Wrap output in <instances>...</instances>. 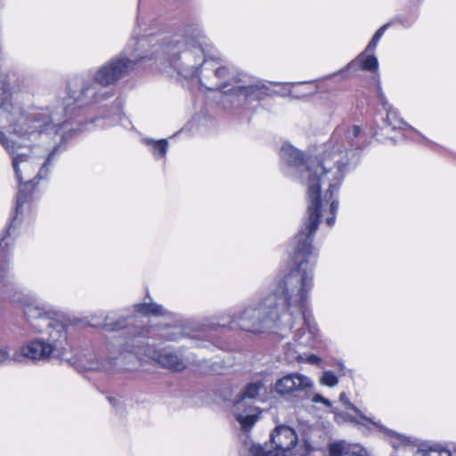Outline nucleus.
Instances as JSON below:
<instances>
[{
  "instance_id": "nucleus-1",
  "label": "nucleus",
  "mask_w": 456,
  "mask_h": 456,
  "mask_svg": "<svg viewBox=\"0 0 456 456\" xmlns=\"http://www.w3.org/2000/svg\"><path fill=\"white\" fill-rule=\"evenodd\" d=\"M86 128V124L71 122L54 109L33 108L25 113L14 102L6 76L0 73V144L12 156L20 183L14 215L0 242V289L3 293L10 292L13 286L7 261V237L11 235V229L16 225L36 184L48 177L55 159L65 151L68 140Z\"/></svg>"
},
{
  "instance_id": "nucleus-2",
  "label": "nucleus",
  "mask_w": 456,
  "mask_h": 456,
  "mask_svg": "<svg viewBox=\"0 0 456 456\" xmlns=\"http://www.w3.org/2000/svg\"><path fill=\"white\" fill-rule=\"evenodd\" d=\"M366 136L359 126H340L324 144L320 157L305 159L302 152L290 144L280 151L284 172L298 180L307 190V216L293 240L297 252L313 254V239L320 219L328 226L335 224L338 200L335 192L339 189L348 165L355 154L363 149Z\"/></svg>"
},
{
  "instance_id": "nucleus-3",
  "label": "nucleus",
  "mask_w": 456,
  "mask_h": 456,
  "mask_svg": "<svg viewBox=\"0 0 456 456\" xmlns=\"http://www.w3.org/2000/svg\"><path fill=\"white\" fill-rule=\"evenodd\" d=\"M291 247L297 262L295 269L281 279L272 291L263 295L261 300L247 305L239 314L230 315L226 322L222 318L218 325L237 328L253 333L278 332L280 326H289L291 320L302 315V305L305 291L311 287V261L316 260L318 249L313 247V254L297 252L296 242Z\"/></svg>"
},
{
  "instance_id": "nucleus-4",
  "label": "nucleus",
  "mask_w": 456,
  "mask_h": 456,
  "mask_svg": "<svg viewBox=\"0 0 456 456\" xmlns=\"http://www.w3.org/2000/svg\"><path fill=\"white\" fill-rule=\"evenodd\" d=\"M170 66L185 78L197 77L210 91L220 90L229 94L237 69L231 65L217 66L213 58L214 46L202 29L188 25L181 36L165 45Z\"/></svg>"
},
{
  "instance_id": "nucleus-5",
  "label": "nucleus",
  "mask_w": 456,
  "mask_h": 456,
  "mask_svg": "<svg viewBox=\"0 0 456 456\" xmlns=\"http://www.w3.org/2000/svg\"><path fill=\"white\" fill-rule=\"evenodd\" d=\"M143 58L144 56L139 54H129L128 49H126L97 69L90 71L86 77H81L79 89L70 91L69 96L53 109L58 110L63 118L71 122H81V120H73L72 116L76 106L98 103L111 97L114 92L110 86L123 78L134 65ZM97 120L84 122L86 124V129H89V126Z\"/></svg>"
},
{
  "instance_id": "nucleus-6",
  "label": "nucleus",
  "mask_w": 456,
  "mask_h": 456,
  "mask_svg": "<svg viewBox=\"0 0 456 456\" xmlns=\"http://www.w3.org/2000/svg\"><path fill=\"white\" fill-rule=\"evenodd\" d=\"M48 340L36 338L21 346L11 354L12 362H21L24 360L47 361L54 354H63L67 345V329L64 324H56L55 330H45Z\"/></svg>"
},
{
  "instance_id": "nucleus-7",
  "label": "nucleus",
  "mask_w": 456,
  "mask_h": 456,
  "mask_svg": "<svg viewBox=\"0 0 456 456\" xmlns=\"http://www.w3.org/2000/svg\"><path fill=\"white\" fill-rule=\"evenodd\" d=\"M316 260H313L309 263L308 267H311V287L305 291V298L302 305V315L291 320V323L289 326H280L278 330H291L297 323L303 324L304 327L297 329L293 336V343L288 344V355L294 357V354L298 353L299 350L305 348H314L318 344L319 330L316 323L312 319V316L306 314V307L308 305V299L310 291L314 287V266Z\"/></svg>"
},
{
  "instance_id": "nucleus-8",
  "label": "nucleus",
  "mask_w": 456,
  "mask_h": 456,
  "mask_svg": "<svg viewBox=\"0 0 456 456\" xmlns=\"http://www.w3.org/2000/svg\"><path fill=\"white\" fill-rule=\"evenodd\" d=\"M233 82L229 89V94L232 102L237 105H244L252 102L262 101L267 97L276 94L271 86L277 83L266 82L262 79L255 78L238 69Z\"/></svg>"
},
{
  "instance_id": "nucleus-9",
  "label": "nucleus",
  "mask_w": 456,
  "mask_h": 456,
  "mask_svg": "<svg viewBox=\"0 0 456 456\" xmlns=\"http://www.w3.org/2000/svg\"><path fill=\"white\" fill-rule=\"evenodd\" d=\"M17 298L26 321L36 331L44 333L55 330L56 324H63L53 318L49 306L39 298L28 295L18 296Z\"/></svg>"
},
{
  "instance_id": "nucleus-10",
  "label": "nucleus",
  "mask_w": 456,
  "mask_h": 456,
  "mask_svg": "<svg viewBox=\"0 0 456 456\" xmlns=\"http://www.w3.org/2000/svg\"><path fill=\"white\" fill-rule=\"evenodd\" d=\"M262 393H265V387L261 380L249 383L240 398L234 403V416L245 431L250 429L258 419L259 412L256 408L247 404V399H256Z\"/></svg>"
},
{
  "instance_id": "nucleus-11",
  "label": "nucleus",
  "mask_w": 456,
  "mask_h": 456,
  "mask_svg": "<svg viewBox=\"0 0 456 456\" xmlns=\"http://www.w3.org/2000/svg\"><path fill=\"white\" fill-rule=\"evenodd\" d=\"M312 379L301 373L292 372L279 379L274 385V391L288 399H304L313 388Z\"/></svg>"
},
{
  "instance_id": "nucleus-12",
  "label": "nucleus",
  "mask_w": 456,
  "mask_h": 456,
  "mask_svg": "<svg viewBox=\"0 0 456 456\" xmlns=\"http://www.w3.org/2000/svg\"><path fill=\"white\" fill-rule=\"evenodd\" d=\"M274 451L266 450L260 445L267 454L280 453V456H288L287 453L296 446L297 436L293 428L286 425L278 426L270 436Z\"/></svg>"
},
{
  "instance_id": "nucleus-13",
  "label": "nucleus",
  "mask_w": 456,
  "mask_h": 456,
  "mask_svg": "<svg viewBox=\"0 0 456 456\" xmlns=\"http://www.w3.org/2000/svg\"><path fill=\"white\" fill-rule=\"evenodd\" d=\"M377 94L379 100V103L382 105L383 109L386 110L387 113V117L384 119V122L387 125V126L391 127L392 130H414L411 126L405 123L403 118L399 117L397 111L392 107V105L389 104L382 92L379 77L377 81Z\"/></svg>"
},
{
  "instance_id": "nucleus-14",
  "label": "nucleus",
  "mask_w": 456,
  "mask_h": 456,
  "mask_svg": "<svg viewBox=\"0 0 456 456\" xmlns=\"http://www.w3.org/2000/svg\"><path fill=\"white\" fill-rule=\"evenodd\" d=\"M151 357L162 367L175 371H181L185 368V363L181 356L167 348L153 351Z\"/></svg>"
},
{
  "instance_id": "nucleus-15",
  "label": "nucleus",
  "mask_w": 456,
  "mask_h": 456,
  "mask_svg": "<svg viewBox=\"0 0 456 456\" xmlns=\"http://www.w3.org/2000/svg\"><path fill=\"white\" fill-rule=\"evenodd\" d=\"M188 26H186L181 34H177V36H181L183 34L184 32V29L187 28ZM148 37H151V34H148V36H143V37H141L134 44L137 45V48H135L133 52L129 53V54H139V55H142V56H144L143 59L145 58H148L150 56H153L154 54H162L164 56V58H167V61L169 62V58H168V55L165 53L164 51V48H165V45H167V44H169L172 39L176 37V35H175L174 37H172V38L170 40H168L167 42H162V43H155L152 45V47H154V51L152 53H151L150 54L148 53H142V50L147 45H149V43L151 42L150 38Z\"/></svg>"
},
{
  "instance_id": "nucleus-16",
  "label": "nucleus",
  "mask_w": 456,
  "mask_h": 456,
  "mask_svg": "<svg viewBox=\"0 0 456 456\" xmlns=\"http://www.w3.org/2000/svg\"><path fill=\"white\" fill-rule=\"evenodd\" d=\"M378 60L373 53H367L366 49L361 53L354 61L346 66L347 71H356L360 68L364 70L376 71L378 69Z\"/></svg>"
},
{
  "instance_id": "nucleus-17",
  "label": "nucleus",
  "mask_w": 456,
  "mask_h": 456,
  "mask_svg": "<svg viewBox=\"0 0 456 456\" xmlns=\"http://www.w3.org/2000/svg\"><path fill=\"white\" fill-rule=\"evenodd\" d=\"M370 423L377 427L380 431L384 432V434L388 436L389 442L394 448L407 446L411 443L410 437H407L403 435L398 434L391 429L385 428L383 425L380 424V422H376L371 419Z\"/></svg>"
},
{
  "instance_id": "nucleus-18",
  "label": "nucleus",
  "mask_w": 456,
  "mask_h": 456,
  "mask_svg": "<svg viewBox=\"0 0 456 456\" xmlns=\"http://www.w3.org/2000/svg\"><path fill=\"white\" fill-rule=\"evenodd\" d=\"M142 142L149 147V151L151 152L155 159L165 158L168 149V142L167 139L153 140L150 138H143Z\"/></svg>"
},
{
  "instance_id": "nucleus-19",
  "label": "nucleus",
  "mask_w": 456,
  "mask_h": 456,
  "mask_svg": "<svg viewBox=\"0 0 456 456\" xmlns=\"http://www.w3.org/2000/svg\"><path fill=\"white\" fill-rule=\"evenodd\" d=\"M135 312L143 315H165L167 312L164 309V307L156 303H141L134 305Z\"/></svg>"
},
{
  "instance_id": "nucleus-20",
  "label": "nucleus",
  "mask_w": 456,
  "mask_h": 456,
  "mask_svg": "<svg viewBox=\"0 0 456 456\" xmlns=\"http://www.w3.org/2000/svg\"><path fill=\"white\" fill-rule=\"evenodd\" d=\"M330 456H363L361 452L346 450L343 443L332 444L330 447Z\"/></svg>"
},
{
  "instance_id": "nucleus-21",
  "label": "nucleus",
  "mask_w": 456,
  "mask_h": 456,
  "mask_svg": "<svg viewBox=\"0 0 456 456\" xmlns=\"http://www.w3.org/2000/svg\"><path fill=\"white\" fill-rule=\"evenodd\" d=\"M390 24L391 23H386L376 31L373 37L371 38V40L370 41V43L368 44V45L365 48L367 53L374 52L379 41L380 40V38L382 37V36L384 35V33L386 32L387 28L390 26Z\"/></svg>"
},
{
  "instance_id": "nucleus-22",
  "label": "nucleus",
  "mask_w": 456,
  "mask_h": 456,
  "mask_svg": "<svg viewBox=\"0 0 456 456\" xmlns=\"http://www.w3.org/2000/svg\"><path fill=\"white\" fill-rule=\"evenodd\" d=\"M320 382H321V384H322L324 386H327V387H336L338 385V379L334 374L333 371H331V370H325L322 373V377H321Z\"/></svg>"
},
{
  "instance_id": "nucleus-23",
  "label": "nucleus",
  "mask_w": 456,
  "mask_h": 456,
  "mask_svg": "<svg viewBox=\"0 0 456 456\" xmlns=\"http://www.w3.org/2000/svg\"><path fill=\"white\" fill-rule=\"evenodd\" d=\"M339 401L348 409L353 410L358 416H360L363 420L371 421V419L363 415L360 410H358L348 399L347 395L345 392H342L339 395Z\"/></svg>"
},
{
  "instance_id": "nucleus-24",
  "label": "nucleus",
  "mask_w": 456,
  "mask_h": 456,
  "mask_svg": "<svg viewBox=\"0 0 456 456\" xmlns=\"http://www.w3.org/2000/svg\"><path fill=\"white\" fill-rule=\"evenodd\" d=\"M116 363L112 362L111 361H105V362H92L89 364L87 369L93 370H104V371H110L113 368V366Z\"/></svg>"
},
{
  "instance_id": "nucleus-25",
  "label": "nucleus",
  "mask_w": 456,
  "mask_h": 456,
  "mask_svg": "<svg viewBox=\"0 0 456 456\" xmlns=\"http://www.w3.org/2000/svg\"><path fill=\"white\" fill-rule=\"evenodd\" d=\"M422 456H452V453L448 449L437 446L426 451Z\"/></svg>"
},
{
  "instance_id": "nucleus-26",
  "label": "nucleus",
  "mask_w": 456,
  "mask_h": 456,
  "mask_svg": "<svg viewBox=\"0 0 456 456\" xmlns=\"http://www.w3.org/2000/svg\"><path fill=\"white\" fill-rule=\"evenodd\" d=\"M110 317L106 318V322L103 325L104 329L108 331L118 330L126 327V320H118L116 322H110Z\"/></svg>"
},
{
  "instance_id": "nucleus-27",
  "label": "nucleus",
  "mask_w": 456,
  "mask_h": 456,
  "mask_svg": "<svg viewBox=\"0 0 456 456\" xmlns=\"http://www.w3.org/2000/svg\"><path fill=\"white\" fill-rule=\"evenodd\" d=\"M295 359L298 360V361H305L306 362L308 363H311V364H319L320 362H321V358L318 357L317 355L315 354H309L305 357V359H304L300 354H297V355H294Z\"/></svg>"
},
{
  "instance_id": "nucleus-28",
  "label": "nucleus",
  "mask_w": 456,
  "mask_h": 456,
  "mask_svg": "<svg viewBox=\"0 0 456 456\" xmlns=\"http://www.w3.org/2000/svg\"><path fill=\"white\" fill-rule=\"evenodd\" d=\"M312 401L314 403H323L327 407H330L331 406V402L330 400L324 398L322 395H321L319 394H315L313 396Z\"/></svg>"
},
{
  "instance_id": "nucleus-29",
  "label": "nucleus",
  "mask_w": 456,
  "mask_h": 456,
  "mask_svg": "<svg viewBox=\"0 0 456 456\" xmlns=\"http://www.w3.org/2000/svg\"><path fill=\"white\" fill-rule=\"evenodd\" d=\"M396 21H398L399 23H401L404 27H410V26H411L414 23L415 18H413V17L407 18V19L397 18Z\"/></svg>"
},
{
  "instance_id": "nucleus-30",
  "label": "nucleus",
  "mask_w": 456,
  "mask_h": 456,
  "mask_svg": "<svg viewBox=\"0 0 456 456\" xmlns=\"http://www.w3.org/2000/svg\"><path fill=\"white\" fill-rule=\"evenodd\" d=\"M336 366L340 376H346L348 372H350V370L346 368L345 364L342 362H338L336 363Z\"/></svg>"
},
{
  "instance_id": "nucleus-31",
  "label": "nucleus",
  "mask_w": 456,
  "mask_h": 456,
  "mask_svg": "<svg viewBox=\"0 0 456 456\" xmlns=\"http://www.w3.org/2000/svg\"><path fill=\"white\" fill-rule=\"evenodd\" d=\"M135 341L138 342L136 338H133V345L131 346H127L125 348V350L128 351L130 353L135 354H141V349L139 347L134 346V342Z\"/></svg>"
},
{
  "instance_id": "nucleus-32",
  "label": "nucleus",
  "mask_w": 456,
  "mask_h": 456,
  "mask_svg": "<svg viewBox=\"0 0 456 456\" xmlns=\"http://www.w3.org/2000/svg\"><path fill=\"white\" fill-rule=\"evenodd\" d=\"M178 333H180V329H179V328H177V327H175V328H174V331H173V333H172V336H169V335H168V336H167V338H168V339H177V338H176V337H174V335H176V334H178Z\"/></svg>"
},
{
  "instance_id": "nucleus-33",
  "label": "nucleus",
  "mask_w": 456,
  "mask_h": 456,
  "mask_svg": "<svg viewBox=\"0 0 456 456\" xmlns=\"http://www.w3.org/2000/svg\"><path fill=\"white\" fill-rule=\"evenodd\" d=\"M455 453H456V448H455Z\"/></svg>"
}]
</instances>
